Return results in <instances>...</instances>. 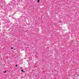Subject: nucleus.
I'll list each match as a JSON object with an SVG mask.
<instances>
[{
  "mask_svg": "<svg viewBox=\"0 0 79 79\" xmlns=\"http://www.w3.org/2000/svg\"><path fill=\"white\" fill-rule=\"evenodd\" d=\"M22 72H23V73H25V71H24L23 69H22Z\"/></svg>",
  "mask_w": 79,
  "mask_h": 79,
  "instance_id": "f257e3e1",
  "label": "nucleus"
},
{
  "mask_svg": "<svg viewBox=\"0 0 79 79\" xmlns=\"http://www.w3.org/2000/svg\"><path fill=\"white\" fill-rule=\"evenodd\" d=\"M6 71H5L4 72V73H6Z\"/></svg>",
  "mask_w": 79,
  "mask_h": 79,
  "instance_id": "f03ea898",
  "label": "nucleus"
},
{
  "mask_svg": "<svg viewBox=\"0 0 79 79\" xmlns=\"http://www.w3.org/2000/svg\"><path fill=\"white\" fill-rule=\"evenodd\" d=\"M39 1H40V0H38L37 1V2H39Z\"/></svg>",
  "mask_w": 79,
  "mask_h": 79,
  "instance_id": "7ed1b4c3",
  "label": "nucleus"
},
{
  "mask_svg": "<svg viewBox=\"0 0 79 79\" xmlns=\"http://www.w3.org/2000/svg\"><path fill=\"white\" fill-rule=\"evenodd\" d=\"M15 66H16V67H17V66H18V65H17V64Z\"/></svg>",
  "mask_w": 79,
  "mask_h": 79,
  "instance_id": "20e7f679",
  "label": "nucleus"
},
{
  "mask_svg": "<svg viewBox=\"0 0 79 79\" xmlns=\"http://www.w3.org/2000/svg\"><path fill=\"white\" fill-rule=\"evenodd\" d=\"M13 49V47H11V49Z\"/></svg>",
  "mask_w": 79,
  "mask_h": 79,
  "instance_id": "39448f33",
  "label": "nucleus"
},
{
  "mask_svg": "<svg viewBox=\"0 0 79 79\" xmlns=\"http://www.w3.org/2000/svg\"><path fill=\"white\" fill-rule=\"evenodd\" d=\"M20 68H21V69H22V67H20Z\"/></svg>",
  "mask_w": 79,
  "mask_h": 79,
  "instance_id": "423d86ee",
  "label": "nucleus"
},
{
  "mask_svg": "<svg viewBox=\"0 0 79 79\" xmlns=\"http://www.w3.org/2000/svg\"><path fill=\"white\" fill-rule=\"evenodd\" d=\"M53 24H54V23H53Z\"/></svg>",
  "mask_w": 79,
  "mask_h": 79,
  "instance_id": "0eeeda50",
  "label": "nucleus"
}]
</instances>
